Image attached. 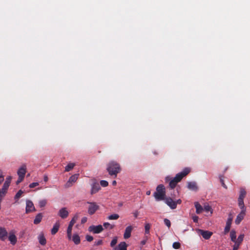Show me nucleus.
I'll list each match as a JSON object with an SVG mask.
<instances>
[{
  "instance_id": "obj_13",
  "label": "nucleus",
  "mask_w": 250,
  "mask_h": 250,
  "mask_svg": "<svg viewBox=\"0 0 250 250\" xmlns=\"http://www.w3.org/2000/svg\"><path fill=\"white\" fill-rule=\"evenodd\" d=\"M8 232L6 229L3 227H0V240L4 241L7 237Z\"/></svg>"
},
{
  "instance_id": "obj_7",
  "label": "nucleus",
  "mask_w": 250,
  "mask_h": 250,
  "mask_svg": "<svg viewBox=\"0 0 250 250\" xmlns=\"http://www.w3.org/2000/svg\"><path fill=\"white\" fill-rule=\"evenodd\" d=\"M233 218L231 216V214H229V218H228V220L226 222V225L224 229V233L227 234L228 233L229 230L231 227V225L232 223Z\"/></svg>"
},
{
  "instance_id": "obj_49",
  "label": "nucleus",
  "mask_w": 250,
  "mask_h": 250,
  "mask_svg": "<svg viewBox=\"0 0 250 250\" xmlns=\"http://www.w3.org/2000/svg\"><path fill=\"white\" fill-rule=\"evenodd\" d=\"M24 178V177H19V178H18V180L16 182L17 185H18L19 183L21 182L22 181V180H23Z\"/></svg>"
},
{
  "instance_id": "obj_11",
  "label": "nucleus",
  "mask_w": 250,
  "mask_h": 250,
  "mask_svg": "<svg viewBox=\"0 0 250 250\" xmlns=\"http://www.w3.org/2000/svg\"><path fill=\"white\" fill-rule=\"evenodd\" d=\"M79 174H76L72 175L66 184V187H70L73 183H75L78 179Z\"/></svg>"
},
{
  "instance_id": "obj_4",
  "label": "nucleus",
  "mask_w": 250,
  "mask_h": 250,
  "mask_svg": "<svg viewBox=\"0 0 250 250\" xmlns=\"http://www.w3.org/2000/svg\"><path fill=\"white\" fill-rule=\"evenodd\" d=\"M190 171V168L188 167H186L183 170L178 173L176 175V176L173 178L174 180L176 181L177 183H179L180 182L182 179L187 176Z\"/></svg>"
},
{
  "instance_id": "obj_45",
  "label": "nucleus",
  "mask_w": 250,
  "mask_h": 250,
  "mask_svg": "<svg viewBox=\"0 0 250 250\" xmlns=\"http://www.w3.org/2000/svg\"><path fill=\"white\" fill-rule=\"evenodd\" d=\"M4 177L2 175V171L0 170V185L3 182ZM1 190V189H0Z\"/></svg>"
},
{
  "instance_id": "obj_55",
  "label": "nucleus",
  "mask_w": 250,
  "mask_h": 250,
  "mask_svg": "<svg viewBox=\"0 0 250 250\" xmlns=\"http://www.w3.org/2000/svg\"><path fill=\"white\" fill-rule=\"evenodd\" d=\"M175 203L176 204V206L177 204H181L182 203V200L181 199H178L176 201H175Z\"/></svg>"
},
{
  "instance_id": "obj_35",
  "label": "nucleus",
  "mask_w": 250,
  "mask_h": 250,
  "mask_svg": "<svg viewBox=\"0 0 250 250\" xmlns=\"http://www.w3.org/2000/svg\"><path fill=\"white\" fill-rule=\"evenodd\" d=\"M150 228V225L149 223H146L145 225V233L146 234H148L149 233V229Z\"/></svg>"
},
{
  "instance_id": "obj_24",
  "label": "nucleus",
  "mask_w": 250,
  "mask_h": 250,
  "mask_svg": "<svg viewBox=\"0 0 250 250\" xmlns=\"http://www.w3.org/2000/svg\"><path fill=\"white\" fill-rule=\"evenodd\" d=\"M195 207L196 208V212L197 214H200L202 212L203 208L198 202L195 203Z\"/></svg>"
},
{
  "instance_id": "obj_23",
  "label": "nucleus",
  "mask_w": 250,
  "mask_h": 250,
  "mask_svg": "<svg viewBox=\"0 0 250 250\" xmlns=\"http://www.w3.org/2000/svg\"><path fill=\"white\" fill-rule=\"evenodd\" d=\"M42 218V215L41 213H38L35 217V219L34 220V224L37 225L39 224Z\"/></svg>"
},
{
  "instance_id": "obj_26",
  "label": "nucleus",
  "mask_w": 250,
  "mask_h": 250,
  "mask_svg": "<svg viewBox=\"0 0 250 250\" xmlns=\"http://www.w3.org/2000/svg\"><path fill=\"white\" fill-rule=\"evenodd\" d=\"M72 241L76 245L79 244L81 242L80 236L77 234H74L72 237Z\"/></svg>"
},
{
  "instance_id": "obj_33",
  "label": "nucleus",
  "mask_w": 250,
  "mask_h": 250,
  "mask_svg": "<svg viewBox=\"0 0 250 250\" xmlns=\"http://www.w3.org/2000/svg\"><path fill=\"white\" fill-rule=\"evenodd\" d=\"M119 218V215L118 214H113L108 216V220H117Z\"/></svg>"
},
{
  "instance_id": "obj_9",
  "label": "nucleus",
  "mask_w": 250,
  "mask_h": 250,
  "mask_svg": "<svg viewBox=\"0 0 250 250\" xmlns=\"http://www.w3.org/2000/svg\"><path fill=\"white\" fill-rule=\"evenodd\" d=\"M198 232L199 234L201 235L206 240L209 239L212 235V232L208 230L198 229Z\"/></svg>"
},
{
  "instance_id": "obj_18",
  "label": "nucleus",
  "mask_w": 250,
  "mask_h": 250,
  "mask_svg": "<svg viewBox=\"0 0 250 250\" xmlns=\"http://www.w3.org/2000/svg\"><path fill=\"white\" fill-rule=\"evenodd\" d=\"M9 240L12 245H14L16 244L17 241V239L16 235L13 232H10L8 236Z\"/></svg>"
},
{
  "instance_id": "obj_32",
  "label": "nucleus",
  "mask_w": 250,
  "mask_h": 250,
  "mask_svg": "<svg viewBox=\"0 0 250 250\" xmlns=\"http://www.w3.org/2000/svg\"><path fill=\"white\" fill-rule=\"evenodd\" d=\"M244 237V234L240 235L238 236L237 239L236 240V241L235 242V244H236L237 243V244H239V246L240 244L243 241Z\"/></svg>"
},
{
  "instance_id": "obj_8",
  "label": "nucleus",
  "mask_w": 250,
  "mask_h": 250,
  "mask_svg": "<svg viewBox=\"0 0 250 250\" xmlns=\"http://www.w3.org/2000/svg\"><path fill=\"white\" fill-rule=\"evenodd\" d=\"M165 203L169 206L171 209H175L176 208V204L175 201L170 197H167L165 200Z\"/></svg>"
},
{
  "instance_id": "obj_1",
  "label": "nucleus",
  "mask_w": 250,
  "mask_h": 250,
  "mask_svg": "<svg viewBox=\"0 0 250 250\" xmlns=\"http://www.w3.org/2000/svg\"><path fill=\"white\" fill-rule=\"evenodd\" d=\"M106 170L110 176L116 178L118 173L121 172V168L119 163L111 161L107 164Z\"/></svg>"
},
{
  "instance_id": "obj_14",
  "label": "nucleus",
  "mask_w": 250,
  "mask_h": 250,
  "mask_svg": "<svg viewBox=\"0 0 250 250\" xmlns=\"http://www.w3.org/2000/svg\"><path fill=\"white\" fill-rule=\"evenodd\" d=\"M100 189L101 187L98 183H93L91 186V189L90 191L91 194L93 195L97 193Z\"/></svg>"
},
{
  "instance_id": "obj_37",
  "label": "nucleus",
  "mask_w": 250,
  "mask_h": 250,
  "mask_svg": "<svg viewBox=\"0 0 250 250\" xmlns=\"http://www.w3.org/2000/svg\"><path fill=\"white\" fill-rule=\"evenodd\" d=\"M46 203H47V202H46V200H40L39 202V206L41 208L43 207L46 205Z\"/></svg>"
},
{
  "instance_id": "obj_19",
  "label": "nucleus",
  "mask_w": 250,
  "mask_h": 250,
  "mask_svg": "<svg viewBox=\"0 0 250 250\" xmlns=\"http://www.w3.org/2000/svg\"><path fill=\"white\" fill-rule=\"evenodd\" d=\"M38 239L39 240V242L40 244L42 246H44L46 243V240L44 236V234L42 232L40 233L38 237Z\"/></svg>"
},
{
  "instance_id": "obj_3",
  "label": "nucleus",
  "mask_w": 250,
  "mask_h": 250,
  "mask_svg": "<svg viewBox=\"0 0 250 250\" xmlns=\"http://www.w3.org/2000/svg\"><path fill=\"white\" fill-rule=\"evenodd\" d=\"M86 204L88 205L87 212L90 215L94 214L99 209L100 207L96 202H87Z\"/></svg>"
},
{
  "instance_id": "obj_40",
  "label": "nucleus",
  "mask_w": 250,
  "mask_h": 250,
  "mask_svg": "<svg viewBox=\"0 0 250 250\" xmlns=\"http://www.w3.org/2000/svg\"><path fill=\"white\" fill-rule=\"evenodd\" d=\"M164 223L165 224L168 228H169L171 226V223L169 220L168 219L165 218L164 219Z\"/></svg>"
},
{
  "instance_id": "obj_5",
  "label": "nucleus",
  "mask_w": 250,
  "mask_h": 250,
  "mask_svg": "<svg viewBox=\"0 0 250 250\" xmlns=\"http://www.w3.org/2000/svg\"><path fill=\"white\" fill-rule=\"evenodd\" d=\"M190 171V168L188 167H186L183 170L178 173L176 175V176L173 178L174 180L176 181L177 183H179L180 182L182 179L187 176Z\"/></svg>"
},
{
  "instance_id": "obj_6",
  "label": "nucleus",
  "mask_w": 250,
  "mask_h": 250,
  "mask_svg": "<svg viewBox=\"0 0 250 250\" xmlns=\"http://www.w3.org/2000/svg\"><path fill=\"white\" fill-rule=\"evenodd\" d=\"M103 230V227L101 225H99L98 226L92 225L88 228V230L89 231L92 232L95 234L99 233L101 232Z\"/></svg>"
},
{
  "instance_id": "obj_25",
  "label": "nucleus",
  "mask_w": 250,
  "mask_h": 250,
  "mask_svg": "<svg viewBox=\"0 0 250 250\" xmlns=\"http://www.w3.org/2000/svg\"><path fill=\"white\" fill-rule=\"evenodd\" d=\"M246 195V191L243 188H241L238 200H244Z\"/></svg>"
},
{
  "instance_id": "obj_52",
  "label": "nucleus",
  "mask_w": 250,
  "mask_h": 250,
  "mask_svg": "<svg viewBox=\"0 0 250 250\" xmlns=\"http://www.w3.org/2000/svg\"><path fill=\"white\" fill-rule=\"evenodd\" d=\"M87 218L86 217H83L81 219V223L84 224L87 221Z\"/></svg>"
},
{
  "instance_id": "obj_43",
  "label": "nucleus",
  "mask_w": 250,
  "mask_h": 250,
  "mask_svg": "<svg viewBox=\"0 0 250 250\" xmlns=\"http://www.w3.org/2000/svg\"><path fill=\"white\" fill-rule=\"evenodd\" d=\"M86 240L88 242H91L93 240V236L89 235H87L85 237Z\"/></svg>"
},
{
  "instance_id": "obj_38",
  "label": "nucleus",
  "mask_w": 250,
  "mask_h": 250,
  "mask_svg": "<svg viewBox=\"0 0 250 250\" xmlns=\"http://www.w3.org/2000/svg\"><path fill=\"white\" fill-rule=\"evenodd\" d=\"M181 244L179 242H175L172 244V247L175 249H179L180 248Z\"/></svg>"
},
{
  "instance_id": "obj_46",
  "label": "nucleus",
  "mask_w": 250,
  "mask_h": 250,
  "mask_svg": "<svg viewBox=\"0 0 250 250\" xmlns=\"http://www.w3.org/2000/svg\"><path fill=\"white\" fill-rule=\"evenodd\" d=\"M204 209L207 211L208 212L209 211H211V208L209 205H207L204 206Z\"/></svg>"
},
{
  "instance_id": "obj_44",
  "label": "nucleus",
  "mask_w": 250,
  "mask_h": 250,
  "mask_svg": "<svg viewBox=\"0 0 250 250\" xmlns=\"http://www.w3.org/2000/svg\"><path fill=\"white\" fill-rule=\"evenodd\" d=\"M39 185V183H37V182H34V183H32L31 184H30L29 186V188H35V187Z\"/></svg>"
},
{
  "instance_id": "obj_48",
  "label": "nucleus",
  "mask_w": 250,
  "mask_h": 250,
  "mask_svg": "<svg viewBox=\"0 0 250 250\" xmlns=\"http://www.w3.org/2000/svg\"><path fill=\"white\" fill-rule=\"evenodd\" d=\"M102 244H103V240H99L97 241H95L94 243L95 246H99V245H101Z\"/></svg>"
},
{
  "instance_id": "obj_22",
  "label": "nucleus",
  "mask_w": 250,
  "mask_h": 250,
  "mask_svg": "<svg viewBox=\"0 0 250 250\" xmlns=\"http://www.w3.org/2000/svg\"><path fill=\"white\" fill-rule=\"evenodd\" d=\"M127 245L125 242H122L118 245V248H115V250H127Z\"/></svg>"
},
{
  "instance_id": "obj_30",
  "label": "nucleus",
  "mask_w": 250,
  "mask_h": 250,
  "mask_svg": "<svg viewBox=\"0 0 250 250\" xmlns=\"http://www.w3.org/2000/svg\"><path fill=\"white\" fill-rule=\"evenodd\" d=\"M78 218H79V215H78V214H76L74 215V216L72 218V219H71V220L69 222V224L73 226L75 224V223L76 222V221L78 219Z\"/></svg>"
},
{
  "instance_id": "obj_51",
  "label": "nucleus",
  "mask_w": 250,
  "mask_h": 250,
  "mask_svg": "<svg viewBox=\"0 0 250 250\" xmlns=\"http://www.w3.org/2000/svg\"><path fill=\"white\" fill-rule=\"evenodd\" d=\"M192 220L194 222L197 223L198 220V217L197 216H194L192 217Z\"/></svg>"
},
{
  "instance_id": "obj_2",
  "label": "nucleus",
  "mask_w": 250,
  "mask_h": 250,
  "mask_svg": "<svg viewBox=\"0 0 250 250\" xmlns=\"http://www.w3.org/2000/svg\"><path fill=\"white\" fill-rule=\"evenodd\" d=\"M153 196L157 201L164 200L166 198V189L163 185H159L156 188V191L154 193Z\"/></svg>"
},
{
  "instance_id": "obj_53",
  "label": "nucleus",
  "mask_w": 250,
  "mask_h": 250,
  "mask_svg": "<svg viewBox=\"0 0 250 250\" xmlns=\"http://www.w3.org/2000/svg\"><path fill=\"white\" fill-rule=\"evenodd\" d=\"M67 238L69 240H71L72 238V233H67Z\"/></svg>"
},
{
  "instance_id": "obj_12",
  "label": "nucleus",
  "mask_w": 250,
  "mask_h": 250,
  "mask_svg": "<svg viewBox=\"0 0 250 250\" xmlns=\"http://www.w3.org/2000/svg\"><path fill=\"white\" fill-rule=\"evenodd\" d=\"M58 215L62 219H65L68 217V216L69 215V212L67 211L66 208H62L60 209V210L58 212Z\"/></svg>"
},
{
  "instance_id": "obj_34",
  "label": "nucleus",
  "mask_w": 250,
  "mask_h": 250,
  "mask_svg": "<svg viewBox=\"0 0 250 250\" xmlns=\"http://www.w3.org/2000/svg\"><path fill=\"white\" fill-rule=\"evenodd\" d=\"M103 226L105 229H113L115 227L114 225H111L108 222L104 223Z\"/></svg>"
},
{
  "instance_id": "obj_54",
  "label": "nucleus",
  "mask_w": 250,
  "mask_h": 250,
  "mask_svg": "<svg viewBox=\"0 0 250 250\" xmlns=\"http://www.w3.org/2000/svg\"><path fill=\"white\" fill-rule=\"evenodd\" d=\"M139 214V212L138 211H136L133 213V215L135 218H137L138 217V215Z\"/></svg>"
},
{
  "instance_id": "obj_39",
  "label": "nucleus",
  "mask_w": 250,
  "mask_h": 250,
  "mask_svg": "<svg viewBox=\"0 0 250 250\" xmlns=\"http://www.w3.org/2000/svg\"><path fill=\"white\" fill-rule=\"evenodd\" d=\"M117 243V237H115L113 238L112 240L110 243V246L111 247H113Z\"/></svg>"
},
{
  "instance_id": "obj_21",
  "label": "nucleus",
  "mask_w": 250,
  "mask_h": 250,
  "mask_svg": "<svg viewBox=\"0 0 250 250\" xmlns=\"http://www.w3.org/2000/svg\"><path fill=\"white\" fill-rule=\"evenodd\" d=\"M188 188L192 190H197L198 189L197 184L195 182H188Z\"/></svg>"
},
{
  "instance_id": "obj_31",
  "label": "nucleus",
  "mask_w": 250,
  "mask_h": 250,
  "mask_svg": "<svg viewBox=\"0 0 250 250\" xmlns=\"http://www.w3.org/2000/svg\"><path fill=\"white\" fill-rule=\"evenodd\" d=\"M177 182H176L175 180H174V178H173L170 182H169V186L170 187V188L172 189H173L174 188H175V187L176 186L177 184Z\"/></svg>"
},
{
  "instance_id": "obj_10",
  "label": "nucleus",
  "mask_w": 250,
  "mask_h": 250,
  "mask_svg": "<svg viewBox=\"0 0 250 250\" xmlns=\"http://www.w3.org/2000/svg\"><path fill=\"white\" fill-rule=\"evenodd\" d=\"M35 210L33 202L30 200H27L26 202V213L33 211Z\"/></svg>"
},
{
  "instance_id": "obj_36",
  "label": "nucleus",
  "mask_w": 250,
  "mask_h": 250,
  "mask_svg": "<svg viewBox=\"0 0 250 250\" xmlns=\"http://www.w3.org/2000/svg\"><path fill=\"white\" fill-rule=\"evenodd\" d=\"M23 192L21 190H19L15 196V199H19L21 196Z\"/></svg>"
},
{
  "instance_id": "obj_56",
  "label": "nucleus",
  "mask_w": 250,
  "mask_h": 250,
  "mask_svg": "<svg viewBox=\"0 0 250 250\" xmlns=\"http://www.w3.org/2000/svg\"><path fill=\"white\" fill-rule=\"evenodd\" d=\"M43 180L44 182H47L48 180V177L47 175H44L43 177Z\"/></svg>"
},
{
  "instance_id": "obj_57",
  "label": "nucleus",
  "mask_w": 250,
  "mask_h": 250,
  "mask_svg": "<svg viewBox=\"0 0 250 250\" xmlns=\"http://www.w3.org/2000/svg\"><path fill=\"white\" fill-rule=\"evenodd\" d=\"M112 185H113V186H115V185H116V184H117V182H116V181H115V180H114V181H112Z\"/></svg>"
},
{
  "instance_id": "obj_47",
  "label": "nucleus",
  "mask_w": 250,
  "mask_h": 250,
  "mask_svg": "<svg viewBox=\"0 0 250 250\" xmlns=\"http://www.w3.org/2000/svg\"><path fill=\"white\" fill-rule=\"evenodd\" d=\"M73 226L69 224L67 229V233H72Z\"/></svg>"
},
{
  "instance_id": "obj_29",
  "label": "nucleus",
  "mask_w": 250,
  "mask_h": 250,
  "mask_svg": "<svg viewBox=\"0 0 250 250\" xmlns=\"http://www.w3.org/2000/svg\"><path fill=\"white\" fill-rule=\"evenodd\" d=\"M238 206L241 209V210H244L246 211V208L245 207L244 203V200H238Z\"/></svg>"
},
{
  "instance_id": "obj_28",
  "label": "nucleus",
  "mask_w": 250,
  "mask_h": 250,
  "mask_svg": "<svg viewBox=\"0 0 250 250\" xmlns=\"http://www.w3.org/2000/svg\"><path fill=\"white\" fill-rule=\"evenodd\" d=\"M230 237L231 240L235 242L236 240V232L234 230H231L230 233Z\"/></svg>"
},
{
  "instance_id": "obj_20",
  "label": "nucleus",
  "mask_w": 250,
  "mask_h": 250,
  "mask_svg": "<svg viewBox=\"0 0 250 250\" xmlns=\"http://www.w3.org/2000/svg\"><path fill=\"white\" fill-rule=\"evenodd\" d=\"M60 226V222L59 221H58L55 223L52 229H51V234L52 235L55 234L58 231Z\"/></svg>"
},
{
  "instance_id": "obj_42",
  "label": "nucleus",
  "mask_w": 250,
  "mask_h": 250,
  "mask_svg": "<svg viewBox=\"0 0 250 250\" xmlns=\"http://www.w3.org/2000/svg\"><path fill=\"white\" fill-rule=\"evenodd\" d=\"M220 181L221 183L222 186L225 188H227V186L225 185L224 183V181L223 179V176H220Z\"/></svg>"
},
{
  "instance_id": "obj_17",
  "label": "nucleus",
  "mask_w": 250,
  "mask_h": 250,
  "mask_svg": "<svg viewBox=\"0 0 250 250\" xmlns=\"http://www.w3.org/2000/svg\"><path fill=\"white\" fill-rule=\"evenodd\" d=\"M26 172V166L25 165H23L18 170V175L19 177H24Z\"/></svg>"
},
{
  "instance_id": "obj_41",
  "label": "nucleus",
  "mask_w": 250,
  "mask_h": 250,
  "mask_svg": "<svg viewBox=\"0 0 250 250\" xmlns=\"http://www.w3.org/2000/svg\"><path fill=\"white\" fill-rule=\"evenodd\" d=\"M101 185L103 187H106L108 185V183L105 180H101L100 181Z\"/></svg>"
},
{
  "instance_id": "obj_50",
  "label": "nucleus",
  "mask_w": 250,
  "mask_h": 250,
  "mask_svg": "<svg viewBox=\"0 0 250 250\" xmlns=\"http://www.w3.org/2000/svg\"><path fill=\"white\" fill-rule=\"evenodd\" d=\"M239 244H237V243L235 244L233 246V250H237L239 248Z\"/></svg>"
},
{
  "instance_id": "obj_16",
  "label": "nucleus",
  "mask_w": 250,
  "mask_h": 250,
  "mask_svg": "<svg viewBox=\"0 0 250 250\" xmlns=\"http://www.w3.org/2000/svg\"><path fill=\"white\" fill-rule=\"evenodd\" d=\"M133 228L131 226H129L125 228L124 238L125 239L129 238L131 236V233Z\"/></svg>"
},
{
  "instance_id": "obj_59",
  "label": "nucleus",
  "mask_w": 250,
  "mask_h": 250,
  "mask_svg": "<svg viewBox=\"0 0 250 250\" xmlns=\"http://www.w3.org/2000/svg\"><path fill=\"white\" fill-rule=\"evenodd\" d=\"M146 241L145 240L142 241L141 243L142 245H145L146 244Z\"/></svg>"
},
{
  "instance_id": "obj_58",
  "label": "nucleus",
  "mask_w": 250,
  "mask_h": 250,
  "mask_svg": "<svg viewBox=\"0 0 250 250\" xmlns=\"http://www.w3.org/2000/svg\"><path fill=\"white\" fill-rule=\"evenodd\" d=\"M150 193H151L150 191V190H148V191H146V194L147 195H149L150 194Z\"/></svg>"
},
{
  "instance_id": "obj_27",
  "label": "nucleus",
  "mask_w": 250,
  "mask_h": 250,
  "mask_svg": "<svg viewBox=\"0 0 250 250\" xmlns=\"http://www.w3.org/2000/svg\"><path fill=\"white\" fill-rule=\"evenodd\" d=\"M75 163H69L65 167V171L66 172H68L71 169H72L75 167Z\"/></svg>"
},
{
  "instance_id": "obj_15",
  "label": "nucleus",
  "mask_w": 250,
  "mask_h": 250,
  "mask_svg": "<svg viewBox=\"0 0 250 250\" xmlns=\"http://www.w3.org/2000/svg\"><path fill=\"white\" fill-rule=\"evenodd\" d=\"M245 214L246 210H241L240 213L237 216V217L235 221V224L237 225L239 224L241 221L244 219Z\"/></svg>"
}]
</instances>
